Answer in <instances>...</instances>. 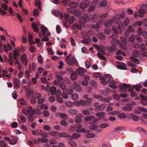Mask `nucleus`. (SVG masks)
Listing matches in <instances>:
<instances>
[{
  "label": "nucleus",
  "instance_id": "f257e3e1",
  "mask_svg": "<svg viewBox=\"0 0 147 147\" xmlns=\"http://www.w3.org/2000/svg\"><path fill=\"white\" fill-rule=\"evenodd\" d=\"M67 63L70 65H72L74 64L76 65L77 64V61L76 58L74 57H70L67 56L66 59Z\"/></svg>",
  "mask_w": 147,
  "mask_h": 147
},
{
  "label": "nucleus",
  "instance_id": "f03ea898",
  "mask_svg": "<svg viewBox=\"0 0 147 147\" xmlns=\"http://www.w3.org/2000/svg\"><path fill=\"white\" fill-rule=\"evenodd\" d=\"M82 37L83 40L80 41L81 42L86 45H88L89 42L91 41V40L90 37L86 34H84Z\"/></svg>",
  "mask_w": 147,
  "mask_h": 147
},
{
  "label": "nucleus",
  "instance_id": "7ed1b4c3",
  "mask_svg": "<svg viewBox=\"0 0 147 147\" xmlns=\"http://www.w3.org/2000/svg\"><path fill=\"white\" fill-rule=\"evenodd\" d=\"M84 119L86 121H90L91 124H94L95 122L96 121V120L95 119V117L92 115L87 116L84 118Z\"/></svg>",
  "mask_w": 147,
  "mask_h": 147
},
{
  "label": "nucleus",
  "instance_id": "20e7f679",
  "mask_svg": "<svg viewBox=\"0 0 147 147\" xmlns=\"http://www.w3.org/2000/svg\"><path fill=\"white\" fill-rule=\"evenodd\" d=\"M116 63L117 65V67L119 69L125 70L127 69L126 68V65L123 62L118 61H116Z\"/></svg>",
  "mask_w": 147,
  "mask_h": 147
},
{
  "label": "nucleus",
  "instance_id": "39448f33",
  "mask_svg": "<svg viewBox=\"0 0 147 147\" xmlns=\"http://www.w3.org/2000/svg\"><path fill=\"white\" fill-rule=\"evenodd\" d=\"M140 97L142 99L140 100V103L144 105H147V97L142 94L140 95Z\"/></svg>",
  "mask_w": 147,
  "mask_h": 147
},
{
  "label": "nucleus",
  "instance_id": "423d86ee",
  "mask_svg": "<svg viewBox=\"0 0 147 147\" xmlns=\"http://www.w3.org/2000/svg\"><path fill=\"white\" fill-rule=\"evenodd\" d=\"M20 58L22 62L24 63L25 66H26L28 62L27 55L25 54H24L21 55Z\"/></svg>",
  "mask_w": 147,
  "mask_h": 147
},
{
  "label": "nucleus",
  "instance_id": "0eeeda50",
  "mask_svg": "<svg viewBox=\"0 0 147 147\" xmlns=\"http://www.w3.org/2000/svg\"><path fill=\"white\" fill-rule=\"evenodd\" d=\"M12 82L14 84V87L15 89L18 88L20 87V82L17 78L13 79Z\"/></svg>",
  "mask_w": 147,
  "mask_h": 147
},
{
  "label": "nucleus",
  "instance_id": "6e6552de",
  "mask_svg": "<svg viewBox=\"0 0 147 147\" xmlns=\"http://www.w3.org/2000/svg\"><path fill=\"white\" fill-rule=\"evenodd\" d=\"M82 20L80 21H81L80 23L83 25L85 23L88 22L89 20V18L86 14H84V16L82 15Z\"/></svg>",
  "mask_w": 147,
  "mask_h": 147
},
{
  "label": "nucleus",
  "instance_id": "1a4fd4ad",
  "mask_svg": "<svg viewBox=\"0 0 147 147\" xmlns=\"http://www.w3.org/2000/svg\"><path fill=\"white\" fill-rule=\"evenodd\" d=\"M107 49L109 52L111 53L115 51L117 49L116 46L115 45H113L111 46H108Z\"/></svg>",
  "mask_w": 147,
  "mask_h": 147
},
{
  "label": "nucleus",
  "instance_id": "9d476101",
  "mask_svg": "<svg viewBox=\"0 0 147 147\" xmlns=\"http://www.w3.org/2000/svg\"><path fill=\"white\" fill-rule=\"evenodd\" d=\"M86 71L85 69L80 67L77 70V73L79 76H83L84 75V73L86 72Z\"/></svg>",
  "mask_w": 147,
  "mask_h": 147
},
{
  "label": "nucleus",
  "instance_id": "9b49d317",
  "mask_svg": "<svg viewBox=\"0 0 147 147\" xmlns=\"http://www.w3.org/2000/svg\"><path fill=\"white\" fill-rule=\"evenodd\" d=\"M106 107V104L104 103L103 104L99 105L95 108V110L96 111H100L104 109Z\"/></svg>",
  "mask_w": 147,
  "mask_h": 147
},
{
  "label": "nucleus",
  "instance_id": "f8f14e48",
  "mask_svg": "<svg viewBox=\"0 0 147 147\" xmlns=\"http://www.w3.org/2000/svg\"><path fill=\"white\" fill-rule=\"evenodd\" d=\"M83 117L82 114H78L76 115V117L75 119V121L76 123H80L82 121L81 117Z\"/></svg>",
  "mask_w": 147,
  "mask_h": 147
},
{
  "label": "nucleus",
  "instance_id": "ddd939ff",
  "mask_svg": "<svg viewBox=\"0 0 147 147\" xmlns=\"http://www.w3.org/2000/svg\"><path fill=\"white\" fill-rule=\"evenodd\" d=\"M68 5L70 7L76 9V8L78 6V4L76 2L70 1L68 3Z\"/></svg>",
  "mask_w": 147,
  "mask_h": 147
},
{
  "label": "nucleus",
  "instance_id": "4468645a",
  "mask_svg": "<svg viewBox=\"0 0 147 147\" xmlns=\"http://www.w3.org/2000/svg\"><path fill=\"white\" fill-rule=\"evenodd\" d=\"M131 86L130 85L126 84H123L122 85H120L119 86V88L122 90H126L128 88H131Z\"/></svg>",
  "mask_w": 147,
  "mask_h": 147
},
{
  "label": "nucleus",
  "instance_id": "2eb2a0df",
  "mask_svg": "<svg viewBox=\"0 0 147 147\" xmlns=\"http://www.w3.org/2000/svg\"><path fill=\"white\" fill-rule=\"evenodd\" d=\"M130 19L129 18H126L124 21L123 23L122 24V27H125L128 26L130 23Z\"/></svg>",
  "mask_w": 147,
  "mask_h": 147
},
{
  "label": "nucleus",
  "instance_id": "dca6fc26",
  "mask_svg": "<svg viewBox=\"0 0 147 147\" xmlns=\"http://www.w3.org/2000/svg\"><path fill=\"white\" fill-rule=\"evenodd\" d=\"M19 53L18 51V49L16 48H15V50L13 51V58L15 59L18 58L19 56Z\"/></svg>",
  "mask_w": 147,
  "mask_h": 147
},
{
  "label": "nucleus",
  "instance_id": "f3484780",
  "mask_svg": "<svg viewBox=\"0 0 147 147\" xmlns=\"http://www.w3.org/2000/svg\"><path fill=\"white\" fill-rule=\"evenodd\" d=\"M27 113L29 115H33L34 114V112L32 107L31 106H29L27 109Z\"/></svg>",
  "mask_w": 147,
  "mask_h": 147
},
{
  "label": "nucleus",
  "instance_id": "a211bd4d",
  "mask_svg": "<svg viewBox=\"0 0 147 147\" xmlns=\"http://www.w3.org/2000/svg\"><path fill=\"white\" fill-rule=\"evenodd\" d=\"M35 32H37L38 30V28L37 26V24L35 22H33L31 26Z\"/></svg>",
  "mask_w": 147,
  "mask_h": 147
},
{
  "label": "nucleus",
  "instance_id": "6ab92c4d",
  "mask_svg": "<svg viewBox=\"0 0 147 147\" xmlns=\"http://www.w3.org/2000/svg\"><path fill=\"white\" fill-rule=\"evenodd\" d=\"M139 17L143 18L144 14L146 13V11L142 9H140L138 11Z\"/></svg>",
  "mask_w": 147,
  "mask_h": 147
},
{
  "label": "nucleus",
  "instance_id": "aec40b11",
  "mask_svg": "<svg viewBox=\"0 0 147 147\" xmlns=\"http://www.w3.org/2000/svg\"><path fill=\"white\" fill-rule=\"evenodd\" d=\"M88 7V5L86 4V2L84 1H82L79 4V7L82 9L86 8L87 7Z\"/></svg>",
  "mask_w": 147,
  "mask_h": 147
},
{
  "label": "nucleus",
  "instance_id": "412c9836",
  "mask_svg": "<svg viewBox=\"0 0 147 147\" xmlns=\"http://www.w3.org/2000/svg\"><path fill=\"white\" fill-rule=\"evenodd\" d=\"M77 75L75 71H73L70 75V78L72 80L74 81L77 78Z\"/></svg>",
  "mask_w": 147,
  "mask_h": 147
},
{
  "label": "nucleus",
  "instance_id": "4be33fe9",
  "mask_svg": "<svg viewBox=\"0 0 147 147\" xmlns=\"http://www.w3.org/2000/svg\"><path fill=\"white\" fill-rule=\"evenodd\" d=\"M18 139L16 137H13V139L9 142V143L11 145H14L17 142Z\"/></svg>",
  "mask_w": 147,
  "mask_h": 147
},
{
  "label": "nucleus",
  "instance_id": "5701e85b",
  "mask_svg": "<svg viewBox=\"0 0 147 147\" xmlns=\"http://www.w3.org/2000/svg\"><path fill=\"white\" fill-rule=\"evenodd\" d=\"M68 112L70 114L74 115L77 113L78 111L76 109H71L68 110Z\"/></svg>",
  "mask_w": 147,
  "mask_h": 147
},
{
  "label": "nucleus",
  "instance_id": "b1692460",
  "mask_svg": "<svg viewBox=\"0 0 147 147\" xmlns=\"http://www.w3.org/2000/svg\"><path fill=\"white\" fill-rule=\"evenodd\" d=\"M113 20L112 19H110L108 20L105 24V26L107 27H108L111 26L113 24Z\"/></svg>",
  "mask_w": 147,
  "mask_h": 147
},
{
  "label": "nucleus",
  "instance_id": "393cba45",
  "mask_svg": "<svg viewBox=\"0 0 147 147\" xmlns=\"http://www.w3.org/2000/svg\"><path fill=\"white\" fill-rule=\"evenodd\" d=\"M74 12L73 14L77 17H80L82 16L81 13L79 9H76L74 10Z\"/></svg>",
  "mask_w": 147,
  "mask_h": 147
},
{
  "label": "nucleus",
  "instance_id": "a878e982",
  "mask_svg": "<svg viewBox=\"0 0 147 147\" xmlns=\"http://www.w3.org/2000/svg\"><path fill=\"white\" fill-rule=\"evenodd\" d=\"M64 103L65 106L69 108L71 107L74 105L73 103L70 101H65Z\"/></svg>",
  "mask_w": 147,
  "mask_h": 147
},
{
  "label": "nucleus",
  "instance_id": "bb28decb",
  "mask_svg": "<svg viewBox=\"0 0 147 147\" xmlns=\"http://www.w3.org/2000/svg\"><path fill=\"white\" fill-rule=\"evenodd\" d=\"M142 87V86L140 84H136L135 85H134L132 86V88L134 89L137 91H139L140 90V88Z\"/></svg>",
  "mask_w": 147,
  "mask_h": 147
},
{
  "label": "nucleus",
  "instance_id": "cd10ccee",
  "mask_svg": "<svg viewBox=\"0 0 147 147\" xmlns=\"http://www.w3.org/2000/svg\"><path fill=\"white\" fill-rule=\"evenodd\" d=\"M41 28L42 30V35L43 36H44L46 32L47 31V28L43 25L41 26Z\"/></svg>",
  "mask_w": 147,
  "mask_h": 147
},
{
  "label": "nucleus",
  "instance_id": "c85d7f7f",
  "mask_svg": "<svg viewBox=\"0 0 147 147\" xmlns=\"http://www.w3.org/2000/svg\"><path fill=\"white\" fill-rule=\"evenodd\" d=\"M129 58L130 60L134 63L137 64H138L140 63L139 61L137 59L133 57H130Z\"/></svg>",
  "mask_w": 147,
  "mask_h": 147
},
{
  "label": "nucleus",
  "instance_id": "c756f323",
  "mask_svg": "<svg viewBox=\"0 0 147 147\" xmlns=\"http://www.w3.org/2000/svg\"><path fill=\"white\" fill-rule=\"evenodd\" d=\"M129 117H130L133 120L135 121H137L138 120V117L133 114H130L128 115Z\"/></svg>",
  "mask_w": 147,
  "mask_h": 147
},
{
  "label": "nucleus",
  "instance_id": "7c9ffc66",
  "mask_svg": "<svg viewBox=\"0 0 147 147\" xmlns=\"http://www.w3.org/2000/svg\"><path fill=\"white\" fill-rule=\"evenodd\" d=\"M73 69L72 68L70 67H67L65 69V73L67 74H69L71 72H73Z\"/></svg>",
  "mask_w": 147,
  "mask_h": 147
},
{
  "label": "nucleus",
  "instance_id": "2f4dec72",
  "mask_svg": "<svg viewBox=\"0 0 147 147\" xmlns=\"http://www.w3.org/2000/svg\"><path fill=\"white\" fill-rule=\"evenodd\" d=\"M98 37L100 39L105 40V36L103 33H99L97 34Z\"/></svg>",
  "mask_w": 147,
  "mask_h": 147
},
{
  "label": "nucleus",
  "instance_id": "473e14b6",
  "mask_svg": "<svg viewBox=\"0 0 147 147\" xmlns=\"http://www.w3.org/2000/svg\"><path fill=\"white\" fill-rule=\"evenodd\" d=\"M128 40L129 42L131 43L134 42L135 41V35L134 34L131 35L129 38Z\"/></svg>",
  "mask_w": 147,
  "mask_h": 147
},
{
  "label": "nucleus",
  "instance_id": "72a5a7b5",
  "mask_svg": "<svg viewBox=\"0 0 147 147\" xmlns=\"http://www.w3.org/2000/svg\"><path fill=\"white\" fill-rule=\"evenodd\" d=\"M45 100V98L44 97L39 98L37 100V103L39 105H41L44 103Z\"/></svg>",
  "mask_w": 147,
  "mask_h": 147
},
{
  "label": "nucleus",
  "instance_id": "f704fd0d",
  "mask_svg": "<svg viewBox=\"0 0 147 147\" xmlns=\"http://www.w3.org/2000/svg\"><path fill=\"white\" fill-rule=\"evenodd\" d=\"M59 117H61L62 119H66L67 118V117L65 114L64 113H59L58 114Z\"/></svg>",
  "mask_w": 147,
  "mask_h": 147
},
{
  "label": "nucleus",
  "instance_id": "c9c22d12",
  "mask_svg": "<svg viewBox=\"0 0 147 147\" xmlns=\"http://www.w3.org/2000/svg\"><path fill=\"white\" fill-rule=\"evenodd\" d=\"M139 55V54L138 51L136 50H134L132 51L131 57H138Z\"/></svg>",
  "mask_w": 147,
  "mask_h": 147
},
{
  "label": "nucleus",
  "instance_id": "e433bc0d",
  "mask_svg": "<svg viewBox=\"0 0 147 147\" xmlns=\"http://www.w3.org/2000/svg\"><path fill=\"white\" fill-rule=\"evenodd\" d=\"M59 86L63 91H66L67 90V86L64 83H61L59 84Z\"/></svg>",
  "mask_w": 147,
  "mask_h": 147
},
{
  "label": "nucleus",
  "instance_id": "4c0bfd02",
  "mask_svg": "<svg viewBox=\"0 0 147 147\" xmlns=\"http://www.w3.org/2000/svg\"><path fill=\"white\" fill-rule=\"evenodd\" d=\"M121 18V16L120 15H117L114 18V23L115 24H117L119 22L120 19Z\"/></svg>",
  "mask_w": 147,
  "mask_h": 147
},
{
  "label": "nucleus",
  "instance_id": "58836bf2",
  "mask_svg": "<svg viewBox=\"0 0 147 147\" xmlns=\"http://www.w3.org/2000/svg\"><path fill=\"white\" fill-rule=\"evenodd\" d=\"M91 19L93 22H95L98 19V16L96 14H94L91 16Z\"/></svg>",
  "mask_w": 147,
  "mask_h": 147
},
{
  "label": "nucleus",
  "instance_id": "ea45409f",
  "mask_svg": "<svg viewBox=\"0 0 147 147\" xmlns=\"http://www.w3.org/2000/svg\"><path fill=\"white\" fill-rule=\"evenodd\" d=\"M56 91V88L54 86H52L51 88V93L52 95H54L55 94Z\"/></svg>",
  "mask_w": 147,
  "mask_h": 147
},
{
  "label": "nucleus",
  "instance_id": "a19ab883",
  "mask_svg": "<svg viewBox=\"0 0 147 147\" xmlns=\"http://www.w3.org/2000/svg\"><path fill=\"white\" fill-rule=\"evenodd\" d=\"M140 48V50L143 52H145L146 51V47L145 45L143 43L141 44Z\"/></svg>",
  "mask_w": 147,
  "mask_h": 147
},
{
  "label": "nucleus",
  "instance_id": "79ce46f5",
  "mask_svg": "<svg viewBox=\"0 0 147 147\" xmlns=\"http://www.w3.org/2000/svg\"><path fill=\"white\" fill-rule=\"evenodd\" d=\"M71 98L73 100H76L78 98V95L76 93L73 94H72Z\"/></svg>",
  "mask_w": 147,
  "mask_h": 147
},
{
  "label": "nucleus",
  "instance_id": "37998d69",
  "mask_svg": "<svg viewBox=\"0 0 147 147\" xmlns=\"http://www.w3.org/2000/svg\"><path fill=\"white\" fill-rule=\"evenodd\" d=\"M106 80L108 81L109 83L111 82V81L113 80V78L109 74H106Z\"/></svg>",
  "mask_w": 147,
  "mask_h": 147
},
{
  "label": "nucleus",
  "instance_id": "c03bdc74",
  "mask_svg": "<svg viewBox=\"0 0 147 147\" xmlns=\"http://www.w3.org/2000/svg\"><path fill=\"white\" fill-rule=\"evenodd\" d=\"M41 82L43 84H48L49 82L47 80L46 78L45 77H42L40 78Z\"/></svg>",
  "mask_w": 147,
  "mask_h": 147
},
{
  "label": "nucleus",
  "instance_id": "a18cd8bd",
  "mask_svg": "<svg viewBox=\"0 0 147 147\" xmlns=\"http://www.w3.org/2000/svg\"><path fill=\"white\" fill-rule=\"evenodd\" d=\"M122 109L124 110L127 111H131L132 110V108L131 107L125 106L122 107Z\"/></svg>",
  "mask_w": 147,
  "mask_h": 147
},
{
  "label": "nucleus",
  "instance_id": "49530a36",
  "mask_svg": "<svg viewBox=\"0 0 147 147\" xmlns=\"http://www.w3.org/2000/svg\"><path fill=\"white\" fill-rule=\"evenodd\" d=\"M107 4V1L105 0H102L100 3V5L101 7H105Z\"/></svg>",
  "mask_w": 147,
  "mask_h": 147
},
{
  "label": "nucleus",
  "instance_id": "de8ad7c7",
  "mask_svg": "<svg viewBox=\"0 0 147 147\" xmlns=\"http://www.w3.org/2000/svg\"><path fill=\"white\" fill-rule=\"evenodd\" d=\"M55 77L58 80H62L63 79V78L61 76L59 75L57 73H55Z\"/></svg>",
  "mask_w": 147,
  "mask_h": 147
},
{
  "label": "nucleus",
  "instance_id": "09e8293b",
  "mask_svg": "<svg viewBox=\"0 0 147 147\" xmlns=\"http://www.w3.org/2000/svg\"><path fill=\"white\" fill-rule=\"evenodd\" d=\"M75 9V8H73L70 7V8H69L67 9V11L69 13L73 14V13H74V10Z\"/></svg>",
  "mask_w": 147,
  "mask_h": 147
},
{
  "label": "nucleus",
  "instance_id": "8fccbe9b",
  "mask_svg": "<svg viewBox=\"0 0 147 147\" xmlns=\"http://www.w3.org/2000/svg\"><path fill=\"white\" fill-rule=\"evenodd\" d=\"M68 143L72 147H77V145L74 141H69L68 142Z\"/></svg>",
  "mask_w": 147,
  "mask_h": 147
},
{
  "label": "nucleus",
  "instance_id": "3c124183",
  "mask_svg": "<svg viewBox=\"0 0 147 147\" xmlns=\"http://www.w3.org/2000/svg\"><path fill=\"white\" fill-rule=\"evenodd\" d=\"M42 113L44 116L46 117H48L50 115L49 112L46 110H44L42 112Z\"/></svg>",
  "mask_w": 147,
  "mask_h": 147
},
{
  "label": "nucleus",
  "instance_id": "603ef678",
  "mask_svg": "<svg viewBox=\"0 0 147 147\" xmlns=\"http://www.w3.org/2000/svg\"><path fill=\"white\" fill-rule=\"evenodd\" d=\"M131 45L133 48L135 49H138L140 47V45L138 43H133Z\"/></svg>",
  "mask_w": 147,
  "mask_h": 147
},
{
  "label": "nucleus",
  "instance_id": "864d4df0",
  "mask_svg": "<svg viewBox=\"0 0 147 147\" xmlns=\"http://www.w3.org/2000/svg\"><path fill=\"white\" fill-rule=\"evenodd\" d=\"M107 13H102L100 14L99 17L102 19H104L107 17Z\"/></svg>",
  "mask_w": 147,
  "mask_h": 147
},
{
  "label": "nucleus",
  "instance_id": "5fc2aeb1",
  "mask_svg": "<svg viewBox=\"0 0 147 147\" xmlns=\"http://www.w3.org/2000/svg\"><path fill=\"white\" fill-rule=\"evenodd\" d=\"M60 124L63 126H66L68 125V123L65 120H62L60 122Z\"/></svg>",
  "mask_w": 147,
  "mask_h": 147
},
{
  "label": "nucleus",
  "instance_id": "6e6d98bb",
  "mask_svg": "<svg viewBox=\"0 0 147 147\" xmlns=\"http://www.w3.org/2000/svg\"><path fill=\"white\" fill-rule=\"evenodd\" d=\"M72 135L73 137V139H77L80 137V134L78 133H74Z\"/></svg>",
  "mask_w": 147,
  "mask_h": 147
},
{
  "label": "nucleus",
  "instance_id": "4d7b16f0",
  "mask_svg": "<svg viewBox=\"0 0 147 147\" xmlns=\"http://www.w3.org/2000/svg\"><path fill=\"white\" fill-rule=\"evenodd\" d=\"M1 6L3 9L5 10H7L8 9V5L4 3L1 4Z\"/></svg>",
  "mask_w": 147,
  "mask_h": 147
},
{
  "label": "nucleus",
  "instance_id": "13d9d810",
  "mask_svg": "<svg viewBox=\"0 0 147 147\" xmlns=\"http://www.w3.org/2000/svg\"><path fill=\"white\" fill-rule=\"evenodd\" d=\"M118 116L121 119H125L126 118V116L125 114L124 113H120L118 115Z\"/></svg>",
  "mask_w": 147,
  "mask_h": 147
},
{
  "label": "nucleus",
  "instance_id": "bf43d9fd",
  "mask_svg": "<svg viewBox=\"0 0 147 147\" xmlns=\"http://www.w3.org/2000/svg\"><path fill=\"white\" fill-rule=\"evenodd\" d=\"M97 55L98 57L100 59L105 60H106V58L103 56H102L100 53H97Z\"/></svg>",
  "mask_w": 147,
  "mask_h": 147
},
{
  "label": "nucleus",
  "instance_id": "052dcab7",
  "mask_svg": "<svg viewBox=\"0 0 147 147\" xmlns=\"http://www.w3.org/2000/svg\"><path fill=\"white\" fill-rule=\"evenodd\" d=\"M109 124L107 123H102L99 125L100 127L101 128H104L109 126Z\"/></svg>",
  "mask_w": 147,
  "mask_h": 147
},
{
  "label": "nucleus",
  "instance_id": "680f3d73",
  "mask_svg": "<svg viewBox=\"0 0 147 147\" xmlns=\"http://www.w3.org/2000/svg\"><path fill=\"white\" fill-rule=\"evenodd\" d=\"M41 130L40 132H39L36 130H33L32 132V134L34 135L38 136L40 134V132L41 131Z\"/></svg>",
  "mask_w": 147,
  "mask_h": 147
},
{
  "label": "nucleus",
  "instance_id": "e2e57ef3",
  "mask_svg": "<svg viewBox=\"0 0 147 147\" xmlns=\"http://www.w3.org/2000/svg\"><path fill=\"white\" fill-rule=\"evenodd\" d=\"M67 135V134L65 132L60 133L59 134V136L60 137H65Z\"/></svg>",
  "mask_w": 147,
  "mask_h": 147
},
{
  "label": "nucleus",
  "instance_id": "0e129e2a",
  "mask_svg": "<svg viewBox=\"0 0 147 147\" xmlns=\"http://www.w3.org/2000/svg\"><path fill=\"white\" fill-rule=\"evenodd\" d=\"M62 3L64 6H66L68 3L69 2V0H62Z\"/></svg>",
  "mask_w": 147,
  "mask_h": 147
},
{
  "label": "nucleus",
  "instance_id": "69168bd1",
  "mask_svg": "<svg viewBox=\"0 0 147 147\" xmlns=\"http://www.w3.org/2000/svg\"><path fill=\"white\" fill-rule=\"evenodd\" d=\"M135 38H136L137 41L138 42H141L142 41V39L138 35H136L135 36Z\"/></svg>",
  "mask_w": 147,
  "mask_h": 147
},
{
  "label": "nucleus",
  "instance_id": "338daca9",
  "mask_svg": "<svg viewBox=\"0 0 147 147\" xmlns=\"http://www.w3.org/2000/svg\"><path fill=\"white\" fill-rule=\"evenodd\" d=\"M39 13V12L38 9H35L33 11V15L35 17L37 16L38 15Z\"/></svg>",
  "mask_w": 147,
  "mask_h": 147
},
{
  "label": "nucleus",
  "instance_id": "774afa93",
  "mask_svg": "<svg viewBox=\"0 0 147 147\" xmlns=\"http://www.w3.org/2000/svg\"><path fill=\"white\" fill-rule=\"evenodd\" d=\"M138 109V110L140 111L143 112L147 113V109L146 108L142 107H139Z\"/></svg>",
  "mask_w": 147,
  "mask_h": 147
}]
</instances>
